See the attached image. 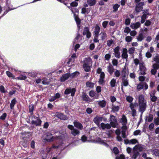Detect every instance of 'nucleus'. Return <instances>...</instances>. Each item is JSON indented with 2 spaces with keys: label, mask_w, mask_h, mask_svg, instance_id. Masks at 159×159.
<instances>
[{
  "label": "nucleus",
  "mask_w": 159,
  "mask_h": 159,
  "mask_svg": "<svg viewBox=\"0 0 159 159\" xmlns=\"http://www.w3.org/2000/svg\"><path fill=\"white\" fill-rule=\"evenodd\" d=\"M138 103L139 104V111L142 115L145 111L147 107V101L145 99L144 96L141 94L138 97Z\"/></svg>",
  "instance_id": "nucleus-1"
},
{
  "label": "nucleus",
  "mask_w": 159,
  "mask_h": 159,
  "mask_svg": "<svg viewBox=\"0 0 159 159\" xmlns=\"http://www.w3.org/2000/svg\"><path fill=\"white\" fill-rule=\"evenodd\" d=\"M67 127L70 130V133L72 136H75L80 135V131L79 129L75 128L72 125H69Z\"/></svg>",
  "instance_id": "nucleus-2"
},
{
  "label": "nucleus",
  "mask_w": 159,
  "mask_h": 159,
  "mask_svg": "<svg viewBox=\"0 0 159 159\" xmlns=\"http://www.w3.org/2000/svg\"><path fill=\"white\" fill-rule=\"evenodd\" d=\"M41 120L38 117L35 116H33L32 117L31 124L36 126H40L41 123Z\"/></svg>",
  "instance_id": "nucleus-3"
},
{
  "label": "nucleus",
  "mask_w": 159,
  "mask_h": 159,
  "mask_svg": "<svg viewBox=\"0 0 159 159\" xmlns=\"http://www.w3.org/2000/svg\"><path fill=\"white\" fill-rule=\"evenodd\" d=\"M110 119L111 126L114 128L116 127L117 125V122L116 117L113 115L111 116Z\"/></svg>",
  "instance_id": "nucleus-4"
},
{
  "label": "nucleus",
  "mask_w": 159,
  "mask_h": 159,
  "mask_svg": "<svg viewBox=\"0 0 159 159\" xmlns=\"http://www.w3.org/2000/svg\"><path fill=\"white\" fill-rule=\"evenodd\" d=\"M75 89L74 88H67L66 89L64 92L65 94L68 95L71 93V95L72 96H74L75 92Z\"/></svg>",
  "instance_id": "nucleus-5"
},
{
  "label": "nucleus",
  "mask_w": 159,
  "mask_h": 159,
  "mask_svg": "<svg viewBox=\"0 0 159 159\" xmlns=\"http://www.w3.org/2000/svg\"><path fill=\"white\" fill-rule=\"evenodd\" d=\"M139 70L141 75H144L146 74V69L143 62H140L139 63Z\"/></svg>",
  "instance_id": "nucleus-6"
},
{
  "label": "nucleus",
  "mask_w": 159,
  "mask_h": 159,
  "mask_svg": "<svg viewBox=\"0 0 159 159\" xmlns=\"http://www.w3.org/2000/svg\"><path fill=\"white\" fill-rule=\"evenodd\" d=\"M54 114H55V116H56L61 120H66L68 119V117L66 116L61 113L57 112L54 113Z\"/></svg>",
  "instance_id": "nucleus-7"
},
{
  "label": "nucleus",
  "mask_w": 159,
  "mask_h": 159,
  "mask_svg": "<svg viewBox=\"0 0 159 159\" xmlns=\"http://www.w3.org/2000/svg\"><path fill=\"white\" fill-rule=\"evenodd\" d=\"M128 73V68L125 64L121 71L122 78L127 77V76Z\"/></svg>",
  "instance_id": "nucleus-8"
},
{
  "label": "nucleus",
  "mask_w": 159,
  "mask_h": 159,
  "mask_svg": "<svg viewBox=\"0 0 159 159\" xmlns=\"http://www.w3.org/2000/svg\"><path fill=\"white\" fill-rule=\"evenodd\" d=\"M103 118L102 117L97 116L93 120V122L98 126H100V123L102 121Z\"/></svg>",
  "instance_id": "nucleus-9"
},
{
  "label": "nucleus",
  "mask_w": 159,
  "mask_h": 159,
  "mask_svg": "<svg viewBox=\"0 0 159 159\" xmlns=\"http://www.w3.org/2000/svg\"><path fill=\"white\" fill-rule=\"evenodd\" d=\"M120 48L119 47L117 46L114 49V54L116 57L120 58Z\"/></svg>",
  "instance_id": "nucleus-10"
},
{
  "label": "nucleus",
  "mask_w": 159,
  "mask_h": 159,
  "mask_svg": "<svg viewBox=\"0 0 159 159\" xmlns=\"http://www.w3.org/2000/svg\"><path fill=\"white\" fill-rule=\"evenodd\" d=\"M121 89L123 88V86H127L129 84V80L127 79V77L122 78Z\"/></svg>",
  "instance_id": "nucleus-11"
},
{
  "label": "nucleus",
  "mask_w": 159,
  "mask_h": 159,
  "mask_svg": "<svg viewBox=\"0 0 159 159\" xmlns=\"http://www.w3.org/2000/svg\"><path fill=\"white\" fill-rule=\"evenodd\" d=\"M105 78V74L104 73H102L100 74L99 79L98 82L100 84H103L104 83Z\"/></svg>",
  "instance_id": "nucleus-12"
},
{
  "label": "nucleus",
  "mask_w": 159,
  "mask_h": 159,
  "mask_svg": "<svg viewBox=\"0 0 159 159\" xmlns=\"http://www.w3.org/2000/svg\"><path fill=\"white\" fill-rule=\"evenodd\" d=\"M114 69L111 63H109L107 67V71L110 75H112L114 72Z\"/></svg>",
  "instance_id": "nucleus-13"
},
{
  "label": "nucleus",
  "mask_w": 159,
  "mask_h": 159,
  "mask_svg": "<svg viewBox=\"0 0 159 159\" xmlns=\"http://www.w3.org/2000/svg\"><path fill=\"white\" fill-rule=\"evenodd\" d=\"M127 52L128 50L126 48H124L123 49L121 57L123 59H126V61H127V59L128 57Z\"/></svg>",
  "instance_id": "nucleus-14"
},
{
  "label": "nucleus",
  "mask_w": 159,
  "mask_h": 159,
  "mask_svg": "<svg viewBox=\"0 0 159 159\" xmlns=\"http://www.w3.org/2000/svg\"><path fill=\"white\" fill-rule=\"evenodd\" d=\"M144 5V2H141L137 4L136 7V11L137 12H139L143 9V6Z\"/></svg>",
  "instance_id": "nucleus-15"
},
{
  "label": "nucleus",
  "mask_w": 159,
  "mask_h": 159,
  "mask_svg": "<svg viewBox=\"0 0 159 159\" xmlns=\"http://www.w3.org/2000/svg\"><path fill=\"white\" fill-rule=\"evenodd\" d=\"M120 122L123 125L122 126H126L127 122V119L125 115H122V117L120 119Z\"/></svg>",
  "instance_id": "nucleus-16"
},
{
  "label": "nucleus",
  "mask_w": 159,
  "mask_h": 159,
  "mask_svg": "<svg viewBox=\"0 0 159 159\" xmlns=\"http://www.w3.org/2000/svg\"><path fill=\"white\" fill-rule=\"evenodd\" d=\"M69 78H70V73H67L64 74L62 75L61 78V82L65 81Z\"/></svg>",
  "instance_id": "nucleus-17"
},
{
  "label": "nucleus",
  "mask_w": 159,
  "mask_h": 159,
  "mask_svg": "<svg viewBox=\"0 0 159 159\" xmlns=\"http://www.w3.org/2000/svg\"><path fill=\"white\" fill-rule=\"evenodd\" d=\"M141 25V24L139 22L136 23H132L130 25V27L133 29H137L139 28Z\"/></svg>",
  "instance_id": "nucleus-18"
},
{
  "label": "nucleus",
  "mask_w": 159,
  "mask_h": 159,
  "mask_svg": "<svg viewBox=\"0 0 159 159\" xmlns=\"http://www.w3.org/2000/svg\"><path fill=\"white\" fill-rule=\"evenodd\" d=\"M139 154V152L135 149H133V151L131 154H130V156L133 159H135Z\"/></svg>",
  "instance_id": "nucleus-19"
},
{
  "label": "nucleus",
  "mask_w": 159,
  "mask_h": 159,
  "mask_svg": "<svg viewBox=\"0 0 159 159\" xmlns=\"http://www.w3.org/2000/svg\"><path fill=\"white\" fill-rule=\"evenodd\" d=\"M96 142L97 143H100L101 144H102L105 146L106 147H109V145L107 144L105 142V141L102 140L100 138H98L97 139H96Z\"/></svg>",
  "instance_id": "nucleus-20"
},
{
  "label": "nucleus",
  "mask_w": 159,
  "mask_h": 159,
  "mask_svg": "<svg viewBox=\"0 0 159 159\" xmlns=\"http://www.w3.org/2000/svg\"><path fill=\"white\" fill-rule=\"evenodd\" d=\"M100 28L98 24H96L94 30V35H99Z\"/></svg>",
  "instance_id": "nucleus-21"
},
{
  "label": "nucleus",
  "mask_w": 159,
  "mask_h": 159,
  "mask_svg": "<svg viewBox=\"0 0 159 159\" xmlns=\"http://www.w3.org/2000/svg\"><path fill=\"white\" fill-rule=\"evenodd\" d=\"M111 125H110L108 123L105 124L104 123H101L100 125L101 128L103 130L105 129H110L111 128Z\"/></svg>",
  "instance_id": "nucleus-22"
},
{
  "label": "nucleus",
  "mask_w": 159,
  "mask_h": 159,
  "mask_svg": "<svg viewBox=\"0 0 159 159\" xmlns=\"http://www.w3.org/2000/svg\"><path fill=\"white\" fill-rule=\"evenodd\" d=\"M52 135V134L49 133L47 134L46 137L45 138L46 140L49 142H51L55 140V138Z\"/></svg>",
  "instance_id": "nucleus-23"
},
{
  "label": "nucleus",
  "mask_w": 159,
  "mask_h": 159,
  "mask_svg": "<svg viewBox=\"0 0 159 159\" xmlns=\"http://www.w3.org/2000/svg\"><path fill=\"white\" fill-rule=\"evenodd\" d=\"M74 125L75 127L78 128L80 130H81L83 128L82 124L78 121H74Z\"/></svg>",
  "instance_id": "nucleus-24"
},
{
  "label": "nucleus",
  "mask_w": 159,
  "mask_h": 159,
  "mask_svg": "<svg viewBox=\"0 0 159 159\" xmlns=\"http://www.w3.org/2000/svg\"><path fill=\"white\" fill-rule=\"evenodd\" d=\"M84 65H92L91 59L89 57L85 58L84 60Z\"/></svg>",
  "instance_id": "nucleus-25"
},
{
  "label": "nucleus",
  "mask_w": 159,
  "mask_h": 159,
  "mask_svg": "<svg viewBox=\"0 0 159 159\" xmlns=\"http://www.w3.org/2000/svg\"><path fill=\"white\" fill-rule=\"evenodd\" d=\"M115 133L117 135L116 138L117 140L119 141H122V139L120 136V130L119 129H116L115 131Z\"/></svg>",
  "instance_id": "nucleus-26"
},
{
  "label": "nucleus",
  "mask_w": 159,
  "mask_h": 159,
  "mask_svg": "<svg viewBox=\"0 0 159 159\" xmlns=\"http://www.w3.org/2000/svg\"><path fill=\"white\" fill-rule=\"evenodd\" d=\"M81 98H82V100L84 101L87 102L89 100V98L88 97V96L87 95V94L84 93L83 92L82 93Z\"/></svg>",
  "instance_id": "nucleus-27"
},
{
  "label": "nucleus",
  "mask_w": 159,
  "mask_h": 159,
  "mask_svg": "<svg viewBox=\"0 0 159 159\" xmlns=\"http://www.w3.org/2000/svg\"><path fill=\"white\" fill-rule=\"evenodd\" d=\"M122 130L121 131L122 136L123 138H125L126 137L125 134V132L127 129V127L126 126H124L122 127Z\"/></svg>",
  "instance_id": "nucleus-28"
},
{
  "label": "nucleus",
  "mask_w": 159,
  "mask_h": 159,
  "mask_svg": "<svg viewBox=\"0 0 159 159\" xmlns=\"http://www.w3.org/2000/svg\"><path fill=\"white\" fill-rule=\"evenodd\" d=\"M119 109L118 105H115L114 104L112 105V110L114 112L118 111Z\"/></svg>",
  "instance_id": "nucleus-29"
},
{
  "label": "nucleus",
  "mask_w": 159,
  "mask_h": 159,
  "mask_svg": "<svg viewBox=\"0 0 159 159\" xmlns=\"http://www.w3.org/2000/svg\"><path fill=\"white\" fill-rule=\"evenodd\" d=\"M92 65H83V67L84 70L86 72L89 71L90 70V67Z\"/></svg>",
  "instance_id": "nucleus-30"
},
{
  "label": "nucleus",
  "mask_w": 159,
  "mask_h": 159,
  "mask_svg": "<svg viewBox=\"0 0 159 159\" xmlns=\"http://www.w3.org/2000/svg\"><path fill=\"white\" fill-rule=\"evenodd\" d=\"M16 101L15 98H14L11 100L10 105V108L11 109L13 110L14 109V105L16 104Z\"/></svg>",
  "instance_id": "nucleus-31"
},
{
  "label": "nucleus",
  "mask_w": 159,
  "mask_h": 159,
  "mask_svg": "<svg viewBox=\"0 0 159 159\" xmlns=\"http://www.w3.org/2000/svg\"><path fill=\"white\" fill-rule=\"evenodd\" d=\"M144 38V36L142 33L140 34L137 37V39L138 41H142Z\"/></svg>",
  "instance_id": "nucleus-32"
},
{
  "label": "nucleus",
  "mask_w": 159,
  "mask_h": 159,
  "mask_svg": "<svg viewBox=\"0 0 159 159\" xmlns=\"http://www.w3.org/2000/svg\"><path fill=\"white\" fill-rule=\"evenodd\" d=\"M90 10L89 8H85V7H83L82 9L81 13L83 14L89 13Z\"/></svg>",
  "instance_id": "nucleus-33"
},
{
  "label": "nucleus",
  "mask_w": 159,
  "mask_h": 159,
  "mask_svg": "<svg viewBox=\"0 0 159 159\" xmlns=\"http://www.w3.org/2000/svg\"><path fill=\"white\" fill-rule=\"evenodd\" d=\"M101 38L102 40L105 39L107 37V35L106 33L103 31L100 34Z\"/></svg>",
  "instance_id": "nucleus-34"
},
{
  "label": "nucleus",
  "mask_w": 159,
  "mask_h": 159,
  "mask_svg": "<svg viewBox=\"0 0 159 159\" xmlns=\"http://www.w3.org/2000/svg\"><path fill=\"white\" fill-rule=\"evenodd\" d=\"M143 15L141 16V18H143L144 19L147 18V16L149 15V13L148 10H147L145 11H144L143 13Z\"/></svg>",
  "instance_id": "nucleus-35"
},
{
  "label": "nucleus",
  "mask_w": 159,
  "mask_h": 159,
  "mask_svg": "<svg viewBox=\"0 0 159 159\" xmlns=\"http://www.w3.org/2000/svg\"><path fill=\"white\" fill-rule=\"evenodd\" d=\"M136 150H137V151H143V148L141 147L140 145H136L134 147V149H135Z\"/></svg>",
  "instance_id": "nucleus-36"
},
{
  "label": "nucleus",
  "mask_w": 159,
  "mask_h": 159,
  "mask_svg": "<svg viewBox=\"0 0 159 159\" xmlns=\"http://www.w3.org/2000/svg\"><path fill=\"white\" fill-rule=\"evenodd\" d=\"M98 102L99 106L102 107H105L106 104V102L105 101L102 100Z\"/></svg>",
  "instance_id": "nucleus-37"
},
{
  "label": "nucleus",
  "mask_w": 159,
  "mask_h": 159,
  "mask_svg": "<svg viewBox=\"0 0 159 159\" xmlns=\"http://www.w3.org/2000/svg\"><path fill=\"white\" fill-rule=\"evenodd\" d=\"M79 74V73L78 71H75L72 73L70 74V78H75Z\"/></svg>",
  "instance_id": "nucleus-38"
},
{
  "label": "nucleus",
  "mask_w": 159,
  "mask_h": 159,
  "mask_svg": "<svg viewBox=\"0 0 159 159\" xmlns=\"http://www.w3.org/2000/svg\"><path fill=\"white\" fill-rule=\"evenodd\" d=\"M116 82V80L114 78L112 79L111 80L110 84L112 87H114L115 86Z\"/></svg>",
  "instance_id": "nucleus-39"
},
{
  "label": "nucleus",
  "mask_w": 159,
  "mask_h": 159,
  "mask_svg": "<svg viewBox=\"0 0 159 159\" xmlns=\"http://www.w3.org/2000/svg\"><path fill=\"white\" fill-rule=\"evenodd\" d=\"M87 2L90 6H93L95 4V0H87Z\"/></svg>",
  "instance_id": "nucleus-40"
},
{
  "label": "nucleus",
  "mask_w": 159,
  "mask_h": 159,
  "mask_svg": "<svg viewBox=\"0 0 159 159\" xmlns=\"http://www.w3.org/2000/svg\"><path fill=\"white\" fill-rule=\"evenodd\" d=\"M86 86L89 88H93L94 86V83L88 81L86 83Z\"/></svg>",
  "instance_id": "nucleus-41"
},
{
  "label": "nucleus",
  "mask_w": 159,
  "mask_h": 159,
  "mask_svg": "<svg viewBox=\"0 0 159 159\" xmlns=\"http://www.w3.org/2000/svg\"><path fill=\"white\" fill-rule=\"evenodd\" d=\"M120 5L118 4H114L113 6V12H115L116 11L118 8L120 7Z\"/></svg>",
  "instance_id": "nucleus-42"
},
{
  "label": "nucleus",
  "mask_w": 159,
  "mask_h": 159,
  "mask_svg": "<svg viewBox=\"0 0 159 159\" xmlns=\"http://www.w3.org/2000/svg\"><path fill=\"white\" fill-rule=\"evenodd\" d=\"M75 20L77 25L78 29L79 30L80 29V19L78 17H75Z\"/></svg>",
  "instance_id": "nucleus-43"
},
{
  "label": "nucleus",
  "mask_w": 159,
  "mask_h": 159,
  "mask_svg": "<svg viewBox=\"0 0 159 159\" xmlns=\"http://www.w3.org/2000/svg\"><path fill=\"white\" fill-rule=\"evenodd\" d=\"M42 80V82L43 84L47 85L49 83V81L47 79L43 78Z\"/></svg>",
  "instance_id": "nucleus-44"
},
{
  "label": "nucleus",
  "mask_w": 159,
  "mask_h": 159,
  "mask_svg": "<svg viewBox=\"0 0 159 159\" xmlns=\"http://www.w3.org/2000/svg\"><path fill=\"white\" fill-rule=\"evenodd\" d=\"M134 51L135 48L134 47H132L129 48L128 51L130 54L133 55L134 52Z\"/></svg>",
  "instance_id": "nucleus-45"
},
{
  "label": "nucleus",
  "mask_w": 159,
  "mask_h": 159,
  "mask_svg": "<svg viewBox=\"0 0 159 159\" xmlns=\"http://www.w3.org/2000/svg\"><path fill=\"white\" fill-rule=\"evenodd\" d=\"M154 95V93L151 94V99L152 102H155L157 101V98Z\"/></svg>",
  "instance_id": "nucleus-46"
},
{
  "label": "nucleus",
  "mask_w": 159,
  "mask_h": 159,
  "mask_svg": "<svg viewBox=\"0 0 159 159\" xmlns=\"http://www.w3.org/2000/svg\"><path fill=\"white\" fill-rule=\"evenodd\" d=\"M114 75L117 78L119 77L120 75V71L118 70H116L114 72Z\"/></svg>",
  "instance_id": "nucleus-47"
},
{
  "label": "nucleus",
  "mask_w": 159,
  "mask_h": 159,
  "mask_svg": "<svg viewBox=\"0 0 159 159\" xmlns=\"http://www.w3.org/2000/svg\"><path fill=\"white\" fill-rule=\"evenodd\" d=\"M114 41L112 39L108 40L107 41V45L109 47H110L113 44Z\"/></svg>",
  "instance_id": "nucleus-48"
},
{
  "label": "nucleus",
  "mask_w": 159,
  "mask_h": 159,
  "mask_svg": "<svg viewBox=\"0 0 159 159\" xmlns=\"http://www.w3.org/2000/svg\"><path fill=\"white\" fill-rule=\"evenodd\" d=\"M6 74L8 77H11L13 79L15 78V76L13 75L12 73L9 71H7L6 72Z\"/></svg>",
  "instance_id": "nucleus-49"
},
{
  "label": "nucleus",
  "mask_w": 159,
  "mask_h": 159,
  "mask_svg": "<svg viewBox=\"0 0 159 159\" xmlns=\"http://www.w3.org/2000/svg\"><path fill=\"white\" fill-rule=\"evenodd\" d=\"M143 87V83H140L139 84L137 87V89L138 90H141L142 89Z\"/></svg>",
  "instance_id": "nucleus-50"
},
{
  "label": "nucleus",
  "mask_w": 159,
  "mask_h": 159,
  "mask_svg": "<svg viewBox=\"0 0 159 159\" xmlns=\"http://www.w3.org/2000/svg\"><path fill=\"white\" fill-rule=\"evenodd\" d=\"M0 91L1 93H5L7 91L5 90V89L4 86L3 85L0 86Z\"/></svg>",
  "instance_id": "nucleus-51"
},
{
  "label": "nucleus",
  "mask_w": 159,
  "mask_h": 159,
  "mask_svg": "<svg viewBox=\"0 0 159 159\" xmlns=\"http://www.w3.org/2000/svg\"><path fill=\"white\" fill-rule=\"evenodd\" d=\"M130 144H135L138 143V140L136 139H132L130 140Z\"/></svg>",
  "instance_id": "nucleus-52"
},
{
  "label": "nucleus",
  "mask_w": 159,
  "mask_h": 159,
  "mask_svg": "<svg viewBox=\"0 0 159 159\" xmlns=\"http://www.w3.org/2000/svg\"><path fill=\"white\" fill-rule=\"evenodd\" d=\"M130 29L129 27H127L125 28L124 32L125 33H126V34H127L130 32Z\"/></svg>",
  "instance_id": "nucleus-53"
},
{
  "label": "nucleus",
  "mask_w": 159,
  "mask_h": 159,
  "mask_svg": "<svg viewBox=\"0 0 159 159\" xmlns=\"http://www.w3.org/2000/svg\"><path fill=\"white\" fill-rule=\"evenodd\" d=\"M136 105H138V103H135L134 104L131 103L129 105V107L131 109V110L134 109V107Z\"/></svg>",
  "instance_id": "nucleus-54"
},
{
  "label": "nucleus",
  "mask_w": 159,
  "mask_h": 159,
  "mask_svg": "<svg viewBox=\"0 0 159 159\" xmlns=\"http://www.w3.org/2000/svg\"><path fill=\"white\" fill-rule=\"evenodd\" d=\"M89 31V28L87 27H86L84 29L83 34L84 35H85Z\"/></svg>",
  "instance_id": "nucleus-55"
},
{
  "label": "nucleus",
  "mask_w": 159,
  "mask_h": 159,
  "mask_svg": "<svg viewBox=\"0 0 159 159\" xmlns=\"http://www.w3.org/2000/svg\"><path fill=\"white\" fill-rule=\"evenodd\" d=\"M133 98L130 96H128L126 98V100L127 101L130 103L132 102L133 101Z\"/></svg>",
  "instance_id": "nucleus-56"
},
{
  "label": "nucleus",
  "mask_w": 159,
  "mask_h": 159,
  "mask_svg": "<svg viewBox=\"0 0 159 159\" xmlns=\"http://www.w3.org/2000/svg\"><path fill=\"white\" fill-rule=\"evenodd\" d=\"M112 63L114 66H117L118 64V60L116 59H113L112 60Z\"/></svg>",
  "instance_id": "nucleus-57"
},
{
  "label": "nucleus",
  "mask_w": 159,
  "mask_h": 159,
  "mask_svg": "<svg viewBox=\"0 0 159 159\" xmlns=\"http://www.w3.org/2000/svg\"><path fill=\"white\" fill-rule=\"evenodd\" d=\"M151 24V21L149 20H148L146 21L144 23V25L146 26H150Z\"/></svg>",
  "instance_id": "nucleus-58"
},
{
  "label": "nucleus",
  "mask_w": 159,
  "mask_h": 159,
  "mask_svg": "<svg viewBox=\"0 0 159 159\" xmlns=\"http://www.w3.org/2000/svg\"><path fill=\"white\" fill-rule=\"evenodd\" d=\"M132 40V37L130 36H126L125 38V40L127 42H130Z\"/></svg>",
  "instance_id": "nucleus-59"
},
{
  "label": "nucleus",
  "mask_w": 159,
  "mask_h": 159,
  "mask_svg": "<svg viewBox=\"0 0 159 159\" xmlns=\"http://www.w3.org/2000/svg\"><path fill=\"white\" fill-rule=\"evenodd\" d=\"M27 77L26 76L24 75H20L17 78L19 80H24L26 79Z\"/></svg>",
  "instance_id": "nucleus-60"
},
{
  "label": "nucleus",
  "mask_w": 159,
  "mask_h": 159,
  "mask_svg": "<svg viewBox=\"0 0 159 159\" xmlns=\"http://www.w3.org/2000/svg\"><path fill=\"white\" fill-rule=\"evenodd\" d=\"M29 111L31 114L33 113L34 106L33 104L30 105L29 106Z\"/></svg>",
  "instance_id": "nucleus-61"
},
{
  "label": "nucleus",
  "mask_w": 159,
  "mask_h": 159,
  "mask_svg": "<svg viewBox=\"0 0 159 159\" xmlns=\"http://www.w3.org/2000/svg\"><path fill=\"white\" fill-rule=\"evenodd\" d=\"M154 61L157 63H159V55L157 54L156 55L154 58Z\"/></svg>",
  "instance_id": "nucleus-62"
},
{
  "label": "nucleus",
  "mask_w": 159,
  "mask_h": 159,
  "mask_svg": "<svg viewBox=\"0 0 159 159\" xmlns=\"http://www.w3.org/2000/svg\"><path fill=\"white\" fill-rule=\"evenodd\" d=\"M154 123L155 124L158 125H159V118H155L154 120Z\"/></svg>",
  "instance_id": "nucleus-63"
},
{
  "label": "nucleus",
  "mask_w": 159,
  "mask_h": 159,
  "mask_svg": "<svg viewBox=\"0 0 159 159\" xmlns=\"http://www.w3.org/2000/svg\"><path fill=\"white\" fill-rule=\"evenodd\" d=\"M152 67L153 68L157 70L159 68V64L158 63L154 64L152 66Z\"/></svg>",
  "instance_id": "nucleus-64"
}]
</instances>
